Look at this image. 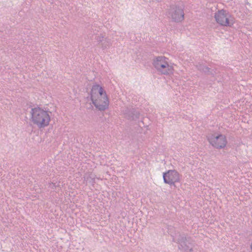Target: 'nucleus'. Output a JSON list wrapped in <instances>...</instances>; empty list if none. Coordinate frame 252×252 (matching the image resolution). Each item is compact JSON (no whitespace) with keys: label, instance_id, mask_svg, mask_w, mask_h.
I'll use <instances>...</instances> for the list:
<instances>
[{"label":"nucleus","instance_id":"nucleus-9","mask_svg":"<svg viewBox=\"0 0 252 252\" xmlns=\"http://www.w3.org/2000/svg\"><path fill=\"white\" fill-rule=\"evenodd\" d=\"M111 45V40L108 37H106L101 43L99 44L100 46L103 49L109 48Z\"/></svg>","mask_w":252,"mask_h":252},{"label":"nucleus","instance_id":"nucleus-3","mask_svg":"<svg viewBox=\"0 0 252 252\" xmlns=\"http://www.w3.org/2000/svg\"><path fill=\"white\" fill-rule=\"evenodd\" d=\"M152 63L159 74L170 75L173 74V64L169 59L165 56L155 57L153 60Z\"/></svg>","mask_w":252,"mask_h":252},{"label":"nucleus","instance_id":"nucleus-12","mask_svg":"<svg viewBox=\"0 0 252 252\" xmlns=\"http://www.w3.org/2000/svg\"><path fill=\"white\" fill-rule=\"evenodd\" d=\"M197 68L203 72H209V68L204 65L200 64L199 65H197Z\"/></svg>","mask_w":252,"mask_h":252},{"label":"nucleus","instance_id":"nucleus-5","mask_svg":"<svg viewBox=\"0 0 252 252\" xmlns=\"http://www.w3.org/2000/svg\"><path fill=\"white\" fill-rule=\"evenodd\" d=\"M184 6L183 5H173L168 9L167 17L175 22H182L184 19Z\"/></svg>","mask_w":252,"mask_h":252},{"label":"nucleus","instance_id":"nucleus-4","mask_svg":"<svg viewBox=\"0 0 252 252\" xmlns=\"http://www.w3.org/2000/svg\"><path fill=\"white\" fill-rule=\"evenodd\" d=\"M214 18L216 22L222 26L232 27L235 23L233 16L228 11L224 9L215 12Z\"/></svg>","mask_w":252,"mask_h":252},{"label":"nucleus","instance_id":"nucleus-7","mask_svg":"<svg viewBox=\"0 0 252 252\" xmlns=\"http://www.w3.org/2000/svg\"><path fill=\"white\" fill-rule=\"evenodd\" d=\"M163 179L165 184L175 186L176 183L181 181V175L176 170H169L163 173Z\"/></svg>","mask_w":252,"mask_h":252},{"label":"nucleus","instance_id":"nucleus-10","mask_svg":"<svg viewBox=\"0 0 252 252\" xmlns=\"http://www.w3.org/2000/svg\"><path fill=\"white\" fill-rule=\"evenodd\" d=\"M85 180L87 182H89L90 183H93L94 182V175L92 173H90L89 174H86L84 177Z\"/></svg>","mask_w":252,"mask_h":252},{"label":"nucleus","instance_id":"nucleus-8","mask_svg":"<svg viewBox=\"0 0 252 252\" xmlns=\"http://www.w3.org/2000/svg\"><path fill=\"white\" fill-rule=\"evenodd\" d=\"M173 241L178 243L179 249L185 252H190L192 250V247L189 246V243H187V240L185 237L180 235L178 239H176L175 237H173Z\"/></svg>","mask_w":252,"mask_h":252},{"label":"nucleus","instance_id":"nucleus-1","mask_svg":"<svg viewBox=\"0 0 252 252\" xmlns=\"http://www.w3.org/2000/svg\"><path fill=\"white\" fill-rule=\"evenodd\" d=\"M93 104L100 111L106 109L109 106V99L106 91L98 84L93 86L91 92Z\"/></svg>","mask_w":252,"mask_h":252},{"label":"nucleus","instance_id":"nucleus-6","mask_svg":"<svg viewBox=\"0 0 252 252\" xmlns=\"http://www.w3.org/2000/svg\"><path fill=\"white\" fill-rule=\"evenodd\" d=\"M208 140L213 147L219 149L224 148L227 143L225 136L221 134L210 135L208 136Z\"/></svg>","mask_w":252,"mask_h":252},{"label":"nucleus","instance_id":"nucleus-11","mask_svg":"<svg viewBox=\"0 0 252 252\" xmlns=\"http://www.w3.org/2000/svg\"><path fill=\"white\" fill-rule=\"evenodd\" d=\"M105 37H105L104 34L100 33V34H99L96 35L95 39L100 44V43H101L102 41H103V40H104Z\"/></svg>","mask_w":252,"mask_h":252},{"label":"nucleus","instance_id":"nucleus-2","mask_svg":"<svg viewBox=\"0 0 252 252\" xmlns=\"http://www.w3.org/2000/svg\"><path fill=\"white\" fill-rule=\"evenodd\" d=\"M30 113L32 123L38 128H44L49 125L51 121L50 112L36 107L32 108Z\"/></svg>","mask_w":252,"mask_h":252}]
</instances>
